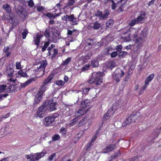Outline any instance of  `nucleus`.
Masks as SVG:
<instances>
[{"label":"nucleus","mask_w":161,"mask_h":161,"mask_svg":"<svg viewBox=\"0 0 161 161\" xmlns=\"http://www.w3.org/2000/svg\"><path fill=\"white\" fill-rule=\"evenodd\" d=\"M45 154V153L43 152L37 153L35 154L31 153L27 155V158L31 161H38L41 158L43 157Z\"/></svg>","instance_id":"f257e3e1"},{"label":"nucleus","mask_w":161,"mask_h":161,"mask_svg":"<svg viewBox=\"0 0 161 161\" xmlns=\"http://www.w3.org/2000/svg\"><path fill=\"white\" fill-rule=\"evenodd\" d=\"M134 37L136 40V42L134 44V46L135 47V51L137 53H138L140 52V49H141L142 46L143 41L142 38L139 37H137L135 34L134 35Z\"/></svg>","instance_id":"f03ea898"},{"label":"nucleus","mask_w":161,"mask_h":161,"mask_svg":"<svg viewBox=\"0 0 161 161\" xmlns=\"http://www.w3.org/2000/svg\"><path fill=\"white\" fill-rule=\"evenodd\" d=\"M46 87L44 85H42L41 87L40 91L38 92V93L36 95L34 100V103L37 104L41 99L42 95L46 90Z\"/></svg>","instance_id":"7ed1b4c3"},{"label":"nucleus","mask_w":161,"mask_h":161,"mask_svg":"<svg viewBox=\"0 0 161 161\" xmlns=\"http://www.w3.org/2000/svg\"><path fill=\"white\" fill-rule=\"evenodd\" d=\"M47 105V103L45 102L40 107L36 112L37 115L39 117L42 118L44 116L46 111V107Z\"/></svg>","instance_id":"20e7f679"},{"label":"nucleus","mask_w":161,"mask_h":161,"mask_svg":"<svg viewBox=\"0 0 161 161\" xmlns=\"http://www.w3.org/2000/svg\"><path fill=\"white\" fill-rule=\"evenodd\" d=\"M116 147V146L114 144H110L107 146L106 148L103 149L102 153H107L113 150Z\"/></svg>","instance_id":"39448f33"},{"label":"nucleus","mask_w":161,"mask_h":161,"mask_svg":"<svg viewBox=\"0 0 161 161\" xmlns=\"http://www.w3.org/2000/svg\"><path fill=\"white\" fill-rule=\"evenodd\" d=\"M53 118L51 116H48L45 118L44 125L46 126H47L52 124L54 121Z\"/></svg>","instance_id":"423d86ee"},{"label":"nucleus","mask_w":161,"mask_h":161,"mask_svg":"<svg viewBox=\"0 0 161 161\" xmlns=\"http://www.w3.org/2000/svg\"><path fill=\"white\" fill-rule=\"evenodd\" d=\"M47 61H44L42 62V63L41 64L39 67H37V69H36V72L39 71L40 72H42V74L41 76H42L44 74V69L47 66Z\"/></svg>","instance_id":"0eeeda50"},{"label":"nucleus","mask_w":161,"mask_h":161,"mask_svg":"<svg viewBox=\"0 0 161 161\" xmlns=\"http://www.w3.org/2000/svg\"><path fill=\"white\" fill-rule=\"evenodd\" d=\"M132 121L134 123L136 120H139L141 119L142 116L140 115L139 112H137L134 114H132L130 116Z\"/></svg>","instance_id":"6e6552de"},{"label":"nucleus","mask_w":161,"mask_h":161,"mask_svg":"<svg viewBox=\"0 0 161 161\" xmlns=\"http://www.w3.org/2000/svg\"><path fill=\"white\" fill-rule=\"evenodd\" d=\"M119 102H116L114 103L112 105V107L108 110H111V115H113L114 112L117 110L119 107Z\"/></svg>","instance_id":"1a4fd4ad"},{"label":"nucleus","mask_w":161,"mask_h":161,"mask_svg":"<svg viewBox=\"0 0 161 161\" xmlns=\"http://www.w3.org/2000/svg\"><path fill=\"white\" fill-rule=\"evenodd\" d=\"M124 75V71L122 70H120V73L119 74H117L115 73L114 76V79L116 81L117 83L119 82L120 81V79Z\"/></svg>","instance_id":"9d476101"},{"label":"nucleus","mask_w":161,"mask_h":161,"mask_svg":"<svg viewBox=\"0 0 161 161\" xmlns=\"http://www.w3.org/2000/svg\"><path fill=\"white\" fill-rule=\"evenodd\" d=\"M51 111H53L56 109V106L57 104L56 102H53V100H50L48 104Z\"/></svg>","instance_id":"9b49d317"},{"label":"nucleus","mask_w":161,"mask_h":161,"mask_svg":"<svg viewBox=\"0 0 161 161\" xmlns=\"http://www.w3.org/2000/svg\"><path fill=\"white\" fill-rule=\"evenodd\" d=\"M147 30L146 28L143 29L141 32V33L140 34V35L139 36H138L137 35L136 33H135L134 35L135 34V36H136L137 37H139L142 38V41H143V39L146 37L147 35Z\"/></svg>","instance_id":"f8f14e48"},{"label":"nucleus","mask_w":161,"mask_h":161,"mask_svg":"<svg viewBox=\"0 0 161 161\" xmlns=\"http://www.w3.org/2000/svg\"><path fill=\"white\" fill-rule=\"evenodd\" d=\"M121 37L125 42L129 41L131 40L129 34L127 32L122 34Z\"/></svg>","instance_id":"ddd939ff"},{"label":"nucleus","mask_w":161,"mask_h":161,"mask_svg":"<svg viewBox=\"0 0 161 161\" xmlns=\"http://www.w3.org/2000/svg\"><path fill=\"white\" fill-rule=\"evenodd\" d=\"M92 77H94L95 79H101L103 77V74L100 72H94L92 73Z\"/></svg>","instance_id":"4468645a"},{"label":"nucleus","mask_w":161,"mask_h":161,"mask_svg":"<svg viewBox=\"0 0 161 161\" xmlns=\"http://www.w3.org/2000/svg\"><path fill=\"white\" fill-rule=\"evenodd\" d=\"M9 126V125H7L5 127L1 128L0 131V135L3 136L6 134V132L8 131V130L9 129V128H8Z\"/></svg>","instance_id":"2eb2a0df"},{"label":"nucleus","mask_w":161,"mask_h":161,"mask_svg":"<svg viewBox=\"0 0 161 161\" xmlns=\"http://www.w3.org/2000/svg\"><path fill=\"white\" fill-rule=\"evenodd\" d=\"M43 16L47 17L49 19H54L55 17L58 16V15L56 14H52L51 13H48L46 14H43Z\"/></svg>","instance_id":"dca6fc26"},{"label":"nucleus","mask_w":161,"mask_h":161,"mask_svg":"<svg viewBox=\"0 0 161 161\" xmlns=\"http://www.w3.org/2000/svg\"><path fill=\"white\" fill-rule=\"evenodd\" d=\"M35 79H36V78H31L28 80L27 81H26L25 83L21 84L20 86L21 88L25 87L26 85H29L31 83V82L32 81H34L35 80Z\"/></svg>","instance_id":"f3484780"},{"label":"nucleus","mask_w":161,"mask_h":161,"mask_svg":"<svg viewBox=\"0 0 161 161\" xmlns=\"http://www.w3.org/2000/svg\"><path fill=\"white\" fill-rule=\"evenodd\" d=\"M42 36H41L39 34L37 33L36 37H34V42L35 44L36 45H38L39 42H40V38Z\"/></svg>","instance_id":"a211bd4d"},{"label":"nucleus","mask_w":161,"mask_h":161,"mask_svg":"<svg viewBox=\"0 0 161 161\" xmlns=\"http://www.w3.org/2000/svg\"><path fill=\"white\" fill-rule=\"evenodd\" d=\"M110 2L112 3L111 5V8L113 10L115 9L117 7V4L114 2V0H104L105 3H106L108 2Z\"/></svg>","instance_id":"6ab92c4d"},{"label":"nucleus","mask_w":161,"mask_h":161,"mask_svg":"<svg viewBox=\"0 0 161 161\" xmlns=\"http://www.w3.org/2000/svg\"><path fill=\"white\" fill-rule=\"evenodd\" d=\"M133 123V122L132 121V120H131V119L130 116L124 122H123L122 126L125 127L129 125L130 124Z\"/></svg>","instance_id":"aec40b11"},{"label":"nucleus","mask_w":161,"mask_h":161,"mask_svg":"<svg viewBox=\"0 0 161 161\" xmlns=\"http://www.w3.org/2000/svg\"><path fill=\"white\" fill-rule=\"evenodd\" d=\"M99 65V61L97 59H93L91 61L90 65L93 67H97Z\"/></svg>","instance_id":"412c9836"},{"label":"nucleus","mask_w":161,"mask_h":161,"mask_svg":"<svg viewBox=\"0 0 161 161\" xmlns=\"http://www.w3.org/2000/svg\"><path fill=\"white\" fill-rule=\"evenodd\" d=\"M75 3V0H69L68 3L67 4V5L64 7V9H65L68 8H71V6L73 5Z\"/></svg>","instance_id":"4be33fe9"},{"label":"nucleus","mask_w":161,"mask_h":161,"mask_svg":"<svg viewBox=\"0 0 161 161\" xmlns=\"http://www.w3.org/2000/svg\"><path fill=\"white\" fill-rule=\"evenodd\" d=\"M53 77V74H50L48 77L44 80L43 82V84L44 85L46 84L49 82L52 79Z\"/></svg>","instance_id":"5701e85b"},{"label":"nucleus","mask_w":161,"mask_h":161,"mask_svg":"<svg viewBox=\"0 0 161 161\" xmlns=\"http://www.w3.org/2000/svg\"><path fill=\"white\" fill-rule=\"evenodd\" d=\"M146 15L144 12H142L140 16H138L136 20H142L145 19Z\"/></svg>","instance_id":"b1692460"},{"label":"nucleus","mask_w":161,"mask_h":161,"mask_svg":"<svg viewBox=\"0 0 161 161\" xmlns=\"http://www.w3.org/2000/svg\"><path fill=\"white\" fill-rule=\"evenodd\" d=\"M154 75L153 74L150 75L146 79L145 82L147 83L148 85L149 82H150L154 78Z\"/></svg>","instance_id":"393cba45"},{"label":"nucleus","mask_w":161,"mask_h":161,"mask_svg":"<svg viewBox=\"0 0 161 161\" xmlns=\"http://www.w3.org/2000/svg\"><path fill=\"white\" fill-rule=\"evenodd\" d=\"M109 14L110 13L109 11L107 10H105L104 12V14H102V16L101 18V19H106Z\"/></svg>","instance_id":"a878e982"},{"label":"nucleus","mask_w":161,"mask_h":161,"mask_svg":"<svg viewBox=\"0 0 161 161\" xmlns=\"http://www.w3.org/2000/svg\"><path fill=\"white\" fill-rule=\"evenodd\" d=\"M63 19H65L66 20H73L74 19V15L71 14L70 16L68 15H66L62 17Z\"/></svg>","instance_id":"bb28decb"},{"label":"nucleus","mask_w":161,"mask_h":161,"mask_svg":"<svg viewBox=\"0 0 161 161\" xmlns=\"http://www.w3.org/2000/svg\"><path fill=\"white\" fill-rule=\"evenodd\" d=\"M116 66V64L113 61H110L107 64V66L111 69Z\"/></svg>","instance_id":"cd10ccee"},{"label":"nucleus","mask_w":161,"mask_h":161,"mask_svg":"<svg viewBox=\"0 0 161 161\" xmlns=\"http://www.w3.org/2000/svg\"><path fill=\"white\" fill-rule=\"evenodd\" d=\"M111 110H108L107 112L105 114L103 118V120L105 121L109 119L111 115H110Z\"/></svg>","instance_id":"c85d7f7f"},{"label":"nucleus","mask_w":161,"mask_h":161,"mask_svg":"<svg viewBox=\"0 0 161 161\" xmlns=\"http://www.w3.org/2000/svg\"><path fill=\"white\" fill-rule=\"evenodd\" d=\"M90 103L88 100H86L81 102V105H82V108H85L86 107L89 105Z\"/></svg>","instance_id":"c756f323"},{"label":"nucleus","mask_w":161,"mask_h":161,"mask_svg":"<svg viewBox=\"0 0 161 161\" xmlns=\"http://www.w3.org/2000/svg\"><path fill=\"white\" fill-rule=\"evenodd\" d=\"M3 8L8 14L11 13V9L8 4H5L3 6Z\"/></svg>","instance_id":"7c9ffc66"},{"label":"nucleus","mask_w":161,"mask_h":161,"mask_svg":"<svg viewBox=\"0 0 161 161\" xmlns=\"http://www.w3.org/2000/svg\"><path fill=\"white\" fill-rule=\"evenodd\" d=\"M10 23L12 26L11 29L13 30L14 28V27L18 25L19 23L18 21H11Z\"/></svg>","instance_id":"2f4dec72"},{"label":"nucleus","mask_w":161,"mask_h":161,"mask_svg":"<svg viewBox=\"0 0 161 161\" xmlns=\"http://www.w3.org/2000/svg\"><path fill=\"white\" fill-rule=\"evenodd\" d=\"M114 21H107L106 23V26L109 28H111L113 25Z\"/></svg>","instance_id":"473e14b6"},{"label":"nucleus","mask_w":161,"mask_h":161,"mask_svg":"<svg viewBox=\"0 0 161 161\" xmlns=\"http://www.w3.org/2000/svg\"><path fill=\"white\" fill-rule=\"evenodd\" d=\"M56 156V154L55 153H53L50 155L48 158V160L49 161H52L53 159H55V158Z\"/></svg>","instance_id":"72a5a7b5"},{"label":"nucleus","mask_w":161,"mask_h":161,"mask_svg":"<svg viewBox=\"0 0 161 161\" xmlns=\"http://www.w3.org/2000/svg\"><path fill=\"white\" fill-rule=\"evenodd\" d=\"M27 15V13L26 11L24 10L21 12V13L19 15L20 17L23 18H25Z\"/></svg>","instance_id":"f704fd0d"},{"label":"nucleus","mask_w":161,"mask_h":161,"mask_svg":"<svg viewBox=\"0 0 161 161\" xmlns=\"http://www.w3.org/2000/svg\"><path fill=\"white\" fill-rule=\"evenodd\" d=\"M49 45V42H46L44 44V45L43 47H42V52H44L45 51L46 49V48Z\"/></svg>","instance_id":"c9c22d12"},{"label":"nucleus","mask_w":161,"mask_h":161,"mask_svg":"<svg viewBox=\"0 0 161 161\" xmlns=\"http://www.w3.org/2000/svg\"><path fill=\"white\" fill-rule=\"evenodd\" d=\"M28 33V31L26 29H25L23 30V32L22 33V35L23 36L22 38L23 39H25L26 37V35Z\"/></svg>","instance_id":"e433bc0d"},{"label":"nucleus","mask_w":161,"mask_h":161,"mask_svg":"<svg viewBox=\"0 0 161 161\" xmlns=\"http://www.w3.org/2000/svg\"><path fill=\"white\" fill-rule=\"evenodd\" d=\"M18 74L22 77H25L27 76V74L23 72L21 70H19L18 72Z\"/></svg>","instance_id":"4c0bfd02"},{"label":"nucleus","mask_w":161,"mask_h":161,"mask_svg":"<svg viewBox=\"0 0 161 161\" xmlns=\"http://www.w3.org/2000/svg\"><path fill=\"white\" fill-rule=\"evenodd\" d=\"M86 117H84L82 120L78 122V125L79 126H82L85 122Z\"/></svg>","instance_id":"58836bf2"},{"label":"nucleus","mask_w":161,"mask_h":161,"mask_svg":"<svg viewBox=\"0 0 161 161\" xmlns=\"http://www.w3.org/2000/svg\"><path fill=\"white\" fill-rule=\"evenodd\" d=\"M78 120V118L76 117L70 120V123L72 125H74L76 122Z\"/></svg>","instance_id":"ea45409f"},{"label":"nucleus","mask_w":161,"mask_h":161,"mask_svg":"<svg viewBox=\"0 0 161 161\" xmlns=\"http://www.w3.org/2000/svg\"><path fill=\"white\" fill-rule=\"evenodd\" d=\"M103 79L102 78L96 80V81L95 82V85L97 86L100 85L103 82Z\"/></svg>","instance_id":"a19ab883"},{"label":"nucleus","mask_w":161,"mask_h":161,"mask_svg":"<svg viewBox=\"0 0 161 161\" xmlns=\"http://www.w3.org/2000/svg\"><path fill=\"white\" fill-rule=\"evenodd\" d=\"M79 112H80V114H81L82 115L84 114H86L87 112L88 111V109H87V110H85V108H83L82 109H80L79 110Z\"/></svg>","instance_id":"79ce46f5"},{"label":"nucleus","mask_w":161,"mask_h":161,"mask_svg":"<svg viewBox=\"0 0 161 161\" xmlns=\"http://www.w3.org/2000/svg\"><path fill=\"white\" fill-rule=\"evenodd\" d=\"M56 84L58 86L64 85L65 83V82L61 80H57L56 81Z\"/></svg>","instance_id":"37998d69"},{"label":"nucleus","mask_w":161,"mask_h":161,"mask_svg":"<svg viewBox=\"0 0 161 161\" xmlns=\"http://www.w3.org/2000/svg\"><path fill=\"white\" fill-rule=\"evenodd\" d=\"M131 21L129 23V25L130 26H133L136 24H138L139 23V21Z\"/></svg>","instance_id":"c03bdc74"},{"label":"nucleus","mask_w":161,"mask_h":161,"mask_svg":"<svg viewBox=\"0 0 161 161\" xmlns=\"http://www.w3.org/2000/svg\"><path fill=\"white\" fill-rule=\"evenodd\" d=\"M71 60V59L70 58H68L63 62V65H65L67 64Z\"/></svg>","instance_id":"a18cd8bd"},{"label":"nucleus","mask_w":161,"mask_h":161,"mask_svg":"<svg viewBox=\"0 0 161 161\" xmlns=\"http://www.w3.org/2000/svg\"><path fill=\"white\" fill-rule=\"evenodd\" d=\"M49 29H46L44 33V35L47 37H48L50 36V33L49 32Z\"/></svg>","instance_id":"49530a36"},{"label":"nucleus","mask_w":161,"mask_h":161,"mask_svg":"<svg viewBox=\"0 0 161 161\" xmlns=\"http://www.w3.org/2000/svg\"><path fill=\"white\" fill-rule=\"evenodd\" d=\"M60 136L58 135H55L52 137V140L53 141H56L60 139Z\"/></svg>","instance_id":"de8ad7c7"},{"label":"nucleus","mask_w":161,"mask_h":161,"mask_svg":"<svg viewBox=\"0 0 161 161\" xmlns=\"http://www.w3.org/2000/svg\"><path fill=\"white\" fill-rule=\"evenodd\" d=\"M102 12L99 10H97L95 14V15L99 17L100 19H101V18L102 16Z\"/></svg>","instance_id":"09e8293b"},{"label":"nucleus","mask_w":161,"mask_h":161,"mask_svg":"<svg viewBox=\"0 0 161 161\" xmlns=\"http://www.w3.org/2000/svg\"><path fill=\"white\" fill-rule=\"evenodd\" d=\"M127 53H128L126 52L121 51L119 52V56L123 57L124 56H126L127 55Z\"/></svg>","instance_id":"8fccbe9b"},{"label":"nucleus","mask_w":161,"mask_h":161,"mask_svg":"<svg viewBox=\"0 0 161 161\" xmlns=\"http://www.w3.org/2000/svg\"><path fill=\"white\" fill-rule=\"evenodd\" d=\"M90 66V64H86L84 65L81 69L82 71H84L87 70Z\"/></svg>","instance_id":"3c124183"},{"label":"nucleus","mask_w":161,"mask_h":161,"mask_svg":"<svg viewBox=\"0 0 161 161\" xmlns=\"http://www.w3.org/2000/svg\"><path fill=\"white\" fill-rule=\"evenodd\" d=\"M60 131L63 136L66 133L65 129L64 127H62L61 128L60 130Z\"/></svg>","instance_id":"603ef678"},{"label":"nucleus","mask_w":161,"mask_h":161,"mask_svg":"<svg viewBox=\"0 0 161 161\" xmlns=\"http://www.w3.org/2000/svg\"><path fill=\"white\" fill-rule=\"evenodd\" d=\"M94 44L93 40L92 39H89L88 40V41L87 42V46H90Z\"/></svg>","instance_id":"864d4df0"},{"label":"nucleus","mask_w":161,"mask_h":161,"mask_svg":"<svg viewBox=\"0 0 161 161\" xmlns=\"http://www.w3.org/2000/svg\"><path fill=\"white\" fill-rule=\"evenodd\" d=\"M37 10L39 12H42L45 10V8L44 7L41 6L38 7L37 8Z\"/></svg>","instance_id":"5fc2aeb1"},{"label":"nucleus","mask_w":161,"mask_h":161,"mask_svg":"<svg viewBox=\"0 0 161 161\" xmlns=\"http://www.w3.org/2000/svg\"><path fill=\"white\" fill-rule=\"evenodd\" d=\"M6 86L5 85H1L0 86V93L3 92L6 89Z\"/></svg>","instance_id":"6e6d98bb"},{"label":"nucleus","mask_w":161,"mask_h":161,"mask_svg":"<svg viewBox=\"0 0 161 161\" xmlns=\"http://www.w3.org/2000/svg\"><path fill=\"white\" fill-rule=\"evenodd\" d=\"M100 24L97 22L95 23L93 25V28L95 29H97L100 27Z\"/></svg>","instance_id":"4d7b16f0"},{"label":"nucleus","mask_w":161,"mask_h":161,"mask_svg":"<svg viewBox=\"0 0 161 161\" xmlns=\"http://www.w3.org/2000/svg\"><path fill=\"white\" fill-rule=\"evenodd\" d=\"M28 4L29 6L31 7H32L34 5V3L32 0H30L28 2Z\"/></svg>","instance_id":"13d9d810"},{"label":"nucleus","mask_w":161,"mask_h":161,"mask_svg":"<svg viewBox=\"0 0 161 161\" xmlns=\"http://www.w3.org/2000/svg\"><path fill=\"white\" fill-rule=\"evenodd\" d=\"M96 80L94 78V77H92L91 79L89 80V82L90 84H92L93 83H94L95 84V82L96 81Z\"/></svg>","instance_id":"bf43d9fd"},{"label":"nucleus","mask_w":161,"mask_h":161,"mask_svg":"<svg viewBox=\"0 0 161 161\" xmlns=\"http://www.w3.org/2000/svg\"><path fill=\"white\" fill-rule=\"evenodd\" d=\"M24 10V8H20L17 9L16 10L17 14L19 15L21 13V12H22Z\"/></svg>","instance_id":"052dcab7"},{"label":"nucleus","mask_w":161,"mask_h":161,"mask_svg":"<svg viewBox=\"0 0 161 161\" xmlns=\"http://www.w3.org/2000/svg\"><path fill=\"white\" fill-rule=\"evenodd\" d=\"M148 85L147 83H146L145 82V84H144V86L141 89V92H140L141 93L143 91H144L146 89V88H147V86Z\"/></svg>","instance_id":"680f3d73"},{"label":"nucleus","mask_w":161,"mask_h":161,"mask_svg":"<svg viewBox=\"0 0 161 161\" xmlns=\"http://www.w3.org/2000/svg\"><path fill=\"white\" fill-rule=\"evenodd\" d=\"M53 56L52 58L54 57L56 55L58 54V51L56 49H54L53 50Z\"/></svg>","instance_id":"e2e57ef3"},{"label":"nucleus","mask_w":161,"mask_h":161,"mask_svg":"<svg viewBox=\"0 0 161 161\" xmlns=\"http://www.w3.org/2000/svg\"><path fill=\"white\" fill-rule=\"evenodd\" d=\"M16 69H20L21 68L20 63L18 62H16Z\"/></svg>","instance_id":"0e129e2a"},{"label":"nucleus","mask_w":161,"mask_h":161,"mask_svg":"<svg viewBox=\"0 0 161 161\" xmlns=\"http://www.w3.org/2000/svg\"><path fill=\"white\" fill-rule=\"evenodd\" d=\"M118 54V53L116 52H114L111 54V57L114 58L116 57Z\"/></svg>","instance_id":"69168bd1"},{"label":"nucleus","mask_w":161,"mask_h":161,"mask_svg":"<svg viewBox=\"0 0 161 161\" xmlns=\"http://www.w3.org/2000/svg\"><path fill=\"white\" fill-rule=\"evenodd\" d=\"M54 36H59V33L57 30H54L52 32Z\"/></svg>","instance_id":"338daca9"},{"label":"nucleus","mask_w":161,"mask_h":161,"mask_svg":"<svg viewBox=\"0 0 161 161\" xmlns=\"http://www.w3.org/2000/svg\"><path fill=\"white\" fill-rule=\"evenodd\" d=\"M138 158L137 157H134L129 159L130 161H137Z\"/></svg>","instance_id":"774afa93"}]
</instances>
